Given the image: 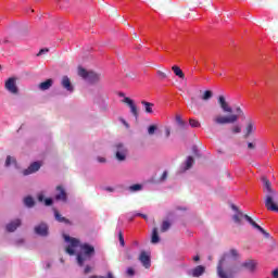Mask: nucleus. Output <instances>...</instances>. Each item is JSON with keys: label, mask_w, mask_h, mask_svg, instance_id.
Here are the masks:
<instances>
[{"label": "nucleus", "mask_w": 278, "mask_h": 278, "mask_svg": "<svg viewBox=\"0 0 278 278\" xmlns=\"http://www.w3.org/2000/svg\"><path fill=\"white\" fill-rule=\"evenodd\" d=\"M11 164H16V159H14V157L8 155V156H7V160H5L4 166L8 167V166H11Z\"/></svg>", "instance_id": "2f4dec72"}, {"label": "nucleus", "mask_w": 278, "mask_h": 278, "mask_svg": "<svg viewBox=\"0 0 278 278\" xmlns=\"http://www.w3.org/2000/svg\"><path fill=\"white\" fill-rule=\"evenodd\" d=\"M54 218L58 220V223H64L65 225H71V220H68L66 217L62 216L58 210H54Z\"/></svg>", "instance_id": "412c9836"}, {"label": "nucleus", "mask_w": 278, "mask_h": 278, "mask_svg": "<svg viewBox=\"0 0 278 278\" xmlns=\"http://www.w3.org/2000/svg\"><path fill=\"white\" fill-rule=\"evenodd\" d=\"M237 113H239V114H241V115L244 114V112H242V109H241V108H237Z\"/></svg>", "instance_id": "864d4df0"}, {"label": "nucleus", "mask_w": 278, "mask_h": 278, "mask_svg": "<svg viewBox=\"0 0 278 278\" xmlns=\"http://www.w3.org/2000/svg\"><path fill=\"white\" fill-rule=\"evenodd\" d=\"M151 242H152V244H157V242H160V235L157 233V228H153V230H152Z\"/></svg>", "instance_id": "a878e982"}, {"label": "nucleus", "mask_w": 278, "mask_h": 278, "mask_svg": "<svg viewBox=\"0 0 278 278\" xmlns=\"http://www.w3.org/2000/svg\"><path fill=\"white\" fill-rule=\"evenodd\" d=\"M168 229H170V222L164 220L161 226L162 233H165V231H168Z\"/></svg>", "instance_id": "c85d7f7f"}, {"label": "nucleus", "mask_w": 278, "mask_h": 278, "mask_svg": "<svg viewBox=\"0 0 278 278\" xmlns=\"http://www.w3.org/2000/svg\"><path fill=\"white\" fill-rule=\"evenodd\" d=\"M35 233L37 236L47 237L49 236V226L45 223H41L35 227Z\"/></svg>", "instance_id": "ddd939ff"}, {"label": "nucleus", "mask_w": 278, "mask_h": 278, "mask_svg": "<svg viewBox=\"0 0 278 278\" xmlns=\"http://www.w3.org/2000/svg\"><path fill=\"white\" fill-rule=\"evenodd\" d=\"M38 201H39L40 203H42V202L45 201V195H43V194H39V195H38Z\"/></svg>", "instance_id": "de8ad7c7"}, {"label": "nucleus", "mask_w": 278, "mask_h": 278, "mask_svg": "<svg viewBox=\"0 0 278 278\" xmlns=\"http://www.w3.org/2000/svg\"><path fill=\"white\" fill-rule=\"evenodd\" d=\"M263 182V192H265V207L268 212H278V199H277V191L273 189V184L266 176L261 178Z\"/></svg>", "instance_id": "f257e3e1"}, {"label": "nucleus", "mask_w": 278, "mask_h": 278, "mask_svg": "<svg viewBox=\"0 0 278 278\" xmlns=\"http://www.w3.org/2000/svg\"><path fill=\"white\" fill-rule=\"evenodd\" d=\"M123 103H126V105H128V108L130 109V113L132 114V116H135V118H138V106L136 105L134 100L129 97H126L123 99Z\"/></svg>", "instance_id": "9d476101"}, {"label": "nucleus", "mask_w": 278, "mask_h": 278, "mask_svg": "<svg viewBox=\"0 0 278 278\" xmlns=\"http://www.w3.org/2000/svg\"><path fill=\"white\" fill-rule=\"evenodd\" d=\"M4 88L8 92H11V94H18V87L16 86V78L14 77L5 80Z\"/></svg>", "instance_id": "1a4fd4ad"}, {"label": "nucleus", "mask_w": 278, "mask_h": 278, "mask_svg": "<svg viewBox=\"0 0 278 278\" xmlns=\"http://www.w3.org/2000/svg\"><path fill=\"white\" fill-rule=\"evenodd\" d=\"M115 157L118 162H125L127 160V148L123 143L115 144Z\"/></svg>", "instance_id": "6e6552de"}, {"label": "nucleus", "mask_w": 278, "mask_h": 278, "mask_svg": "<svg viewBox=\"0 0 278 278\" xmlns=\"http://www.w3.org/2000/svg\"><path fill=\"white\" fill-rule=\"evenodd\" d=\"M137 216H141V218H143L144 220H148V216L142 214V213H138Z\"/></svg>", "instance_id": "09e8293b"}, {"label": "nucleus", "mask_w": 278, "mask_h": 278, "mask_svg": "<svg viewBox=\"0 0 278 278\" xmlns=\"http://www.w3.org/2000/svg\"><path fill=\"white\" fill-rule=\"evenodd\" d=\"M218 77H223V73H219V74H218Z\"/></svg>", "instance_id": "13d9d810"}, {"label": "nucleus", "mask_w": 278, "mask_h": 278, "mask_svg": "<svg viewBox=\"0 0 278 278\" xmlns=\"http://www.w3.org/2000/svg\"><path fill=\"white\" fill-rule=\"evenodd\" d=\"M91 270H92V267H90L89 265H87V266L85 267L84 273H85V275H88V273H90Z\"/></svg>", "instance_id": "79ce46f5"}, {"label": "nucleus", "mask_w": 278, "mask_h": 278, "mask_svg": "<svg viewBox=\"0 0 278 278\" xmlns=\"http://www.w3.org/2000/svg\"><path fill=\"white\" fill-rule=\"evenodd\" d=\"M199 260H201V257H200L199 255H195V256L193 257V262H199Z\"/></svg>", "instance_id": "6e6d98bb"}, {"label": "nucleus", "mask_w": 278, "mask_h": 278, "mask_svg": "<svg viewBox=\"0 0 278 278\" xmlns=\"http://www.w3.org/2000/svg\"><path fill=\"white\" fill-rule=\"evenodd\" d=\"M191 101L194 102V98H191Z\"/></svg>", "instance_id": "052dcab7"}, {"label": "nucleus", "mask_w": 278, "mask_h": 278, "mask_svg": "<svg viewBox=\"0 0 278 278\" xmlns=\"http://www.w3.org/2000/svg\"><path fill=\"white\" fill-rule=\"evenodd\" d=\"M213 122L215 125H229L233 123H238V115L232 114L229 116H223V115H217L213 118Z\"/></svg>", "instance_id": "423d86ee"}, {"label": "nucleus", "mask_w": 278, "mask_h": 278, "mask_svg": "<svg viewBox=\"0 0 278 278\" xmlns=\"http://www.w3.org/2000/svg\"><path fill=\"white\" fill-rule=\"evenodd\" d=\"M217 103L219 104L223 112H227L228 114H231V112H233V109H231V106H229V103H227L225 96H219L217 99Z\"/></svg>", "instance_id": "f8f14e48"}, {"label": "nucleus", "mask_w": 278, "mask_h": 278, "mask_svg": "<svg viewBox=\"0 0 278 278\" xmlns=\"http://www.w3.org/2000/svg\"><path fill=\"white\" fill-rule=\"evenodd\" d=\"M98 162H100L101 164H105V157H98Z\"/></svg>", "instance_id": "3c124183"}, {"label": "nucleus", "mask_w": 278, "mask_h": 278, "mask_svg": "<svg viewBox=\"0 0 278 278\" xmlns=\"http://www.w3.org/2000/svg\"><path fill=\"white\" fill-rule=\"evenodd\" d=\"M40 162H34L29 165L28 168L23 170V175L27 176V175H31L34 173H38V170H40Z\"/></svg>", "instance_id": "2eb2a0df"}, {"label": "nucleus", "mask_w": 278, "mask_h": 278, "mask_svg": "<svg viewBox=\"0 0 278 278\" xmlns=\"http://www.w3.org/2000/svg\"><path fill=\"white\" fill-rule=\"evenodd\" d=\"M189 125L190 127L198 129L199 127H201V122H199V119L190 118Z\"/></svg>", "instance_id": "cd10ccee"}, {"label": "nucleus", "mask_w": 278, "mask_h": 278, "mask_svg": "<svg viewBox=\"0 0 278 278\" xmlns=\"http://www.w3.org/2000/svg\"><path fill=\"white\" fill-rule=\"evenodd\" d=\"M24 204L26 205V207H34L36 205V201H34V198H31V195H28L24 198Z\"/></svg>", "instance_id": "393cba45"}, {"label": "nucleus", "mask_w": 278, "mask_h": 278, "mask_svg": "<svg viewBox=\"0 0 278 278\" xmlns=\"http://www.w3.org/2000/svg\"><path fill=\"white\" fill-rule=\"evenodd\" d=\"M240 131H242V128L240 126H235L232 128V134H240Z\"/></svg>", "instance_id": "58836bf2"}, {"label": "nucleus", "mask_w": 278, "mask_h": 278, "mask_svg": "<svg viewBox=\"0 0 278 278\" xmlns=\"http://www.w3.org/2000/svg\"><path fill=\"white\" fill-rule=\"evenodd\" d=\"M51 86H53V79L49 78L46 81L40 83L38 85V88H39V90L45 91V90H49V88H51Z\"/></svg>", "instance_id": "b1692460"}, {"label": "nucleus", "mask_w": 278, "mask_h": 278, "mask_svg": "<svg viewBox=\"0 0 278 278\" xmlns=\"http://www.w3.org/2000/svg\"><path fill=\"white\" fill-rule=\"evenodd\" d=\"M126 273L128 277H134V275H136V271L131 267H129Z\"/></svg>", "instance_id": "4c0bfd02"}, {"label": "nucleus", "mask_w": 278, "mask_h": 278, "mask_svg": "<svg viewBox=\"0 0 278 278\" xmlns=\"http://www.w3.org/2000/svg\"><path fill=\"white\" fill-rule=\"evenodd\" d=\"M242 268H247L250 273H255V268H257V262L255 261H245L241 264Z\"/></svg>", "instance_id": "dca6fc26"}, {"label": "nucleus", "mask_w": 278, "mask_h": 278, "mask_svg": "<svg viewBox=\"0 0 278 278\" xmlns=\"http://www.w3.org/2000/svg\"><path fill=\"white\" fill-rule=\"evenodd\" d=\"M118 240H119L121 247H125V237H123V230L118 231Z\"/></svg>", "instance_id": "c9c22d12"}, {"label": "nucleus", "mask_w": 278, "mask_h": 278, "mask_svg": "<svg viewBox=\"0 0 278 278\" xmlns=\"http://www.w3.org/2000/svg\"><path fill=\"white\" fill-rule=\"evenodd\" d=\"M227 260H229V255L224 254L217 264V277L219 278H233V271L227 269V266H229Z\"/></svg>", "instance_id": "7ed1b4c3"}, {"label": "nucleus", "mask_w": 278, "mask_h": 278, "mask_svg": "<svg viewBox=\"0 0 278 278\" xmlns=\"http://www.w3.org/2000/svg\"><path fill=\"white\" fill-rule=\"evenodd\" d=\"M155 131H157V126L156 125H150L148 127V134L149 136H153V134H155Z\"/></svg>", "instance_id": "72a5a7b5"}, {"label": "nucleus", "mask_w": 278, "mask_h": 278, "mask_svg": "<svg viewBox=\"0 0 278 278\" xmlns=\"http://www.w3.org/2000/svg\"><path fill=\"white\" fill-rule=\"evenodd\" d=\"M135 38H138V35H135Z\"/></svg>", "instance_id": "680f3d73"}, {"label": "nucleus", "mask_w": 278, "mask_h": 278, "mask_svg": "<svg viewBox=\"0 0 278 278\" xmlns=\"http://www.w3.org/2000/svg\"><path fill=\"white\" fill-rule=\"evenodd\" d=\"M255 123H253V121H249L248 125L245 127V135L244 138H249V136H251V134H253V131H255Z\"/></svg>", "instance_id": "aec40b11"}, {"label": "nucleus", "mask_w": 278, "mask_h": 278, "mask_svg": "<svg viewBox=\"0 0 278 278\" xmlns=\"http://www.w3.org/2000/svg\"><path fill=\"white\" fill-rule=\"evenodd\" d=\"M248 149H251V150L255 149V144L253 142H249Z\"/></svg>", "instance_id": "49530a36"}, {"label": "nucleus", "mask_w": 278, "mask_h": 278, "mask_svg": "<svg viewBox=\"0 0 278 278\" xmlns=\"http://www.w3.org/2000/svg\"><path fill=\"white\" fill-rule=\"evenodd\" d=\"M78 75L79 77H83V79H86L89 81V84H99L101 79H103V75L92 72V71H87L84 67H78Z\"/></svg>", "instance_id": "20e7f679"}, {"label": "nucleus", "mask_w": 278, "mask_h": 278, "mask_svg": "<svg viewBox=\"0 0 278 278\" xmlns=\"http://www.w3.org/2000/svg\"><path fill=\"white\" fill-rule=\"evenodd\" d=\"M139 190H142V185L136 184L129 187L130 192H139Z\"/></svg>", "instance_id": "7c9ffc66"}, {"label": "nucleus", "mask_w": 278, "mask_h": 278, "mask_svg": "<svg viewBox=\"0 0 278 278\" xmlns=\"http://www.w3.org/2000/svg\"><path fill=\"white\" fill-rule=\"evenodd\" d=\"M231 210H233V212H237L233 216H232V220L233 223H236V225H242V218H245V220L254 228L257 229V231H261L263 233V236H265V238H270V233L266 230H264V228H262V226H260L257 223H255V220H253L251 218V216L242 213V211L238 210V206H236V204L231 205Z\"/></svg>", "instance_id": "f03ea898"}, {"label": "nucleus", "mask_w": 278, "mask_h": 278, "mask_svg": "<svg viewBox=\"0 0 278 278\" xmlns=\"http://www.w3.org/2000/svg\"><path fill=\"white\" fill-rule=\"evenodd\" d=\"M45 205L49 206V205H53V200L51 198H48L45 200Z\"/></svg>", "instance_id": "a19ab883"}, {"label": "nucleus", "mask_w": 278, "mask_h": 278, "mask_svg": "<svg viewBox=\"0 0 278 278\" xmlns=\"http://www.w3.org/2000/svg\"><path fill=\"white\" fill-rule=\"evenodd\" d=\"M172 71L176 77H179V79H186V74H184V71H181L180 66L174 65Z\"/></svg>", "instance_id": "5701e85b"}, {"label": "nucleus", "mask_w": 278, "mask_h": 278, "mask_svg": "<svg viewBox=\"0 0 278 278\" xmlns=\"http://www.w3.org/2000/svg\"><path fill=\"white\" fill-rule=\"evenodd\" d=\"M166 177H168V173L167 172H164L161 176V180L164 181L166 180Z\"/></svg>", "instance_id": "37998d69"}, {"label": "nucleus", "mask_w": 278, "mask_h": 278, "mask_svg": "<svg viewBox=\"0 0 278 278\" xmlns=\"http://www.w3.org/2000/svg\"><path fill=\"white\" fill-rule=\"evenodd\" d=\"M101 276H91L89 278H100Z\"/></svg>", "instance_id": "4d7b16f0"}, {"label": "nucleus", "mask_w": 278, "mask_h": 278, "mask_svg": "<svg viewBox=\"0 0 278 278\" xmlns=\"http://www.w3.org/2000/svg\"><path fill=\"white\" fill-rule=\"evenodd\" d=\"M100 278H114V275H112V271H109L106 277L100 276Z\"/></svg>", "instance_id": "8fccbe9b"}, {"label": "nucleus", "mask_w": 278, "mask_h": 278, "mask_svg": "<svg viewBox=\"0 0 278 278\" xmlns=\"http://www.w3.org/2000/svg\"><path fill=\"white\" fill-rule=\"evenodd\" d=\"M203 273H205V267L202 265H198L197 267H194L191 270L192 277H201V275H203Z\"/></svg>", "instance_id": "4be33fe9"}, {"label": "nucleus", "mask_w": 278, "mask_h": 278, "mask_svg": "<svg viewBox=\"0 0 278 278\" xmlns=\"http://www.w3.org/2000/svg\"><path fill=\"white\" fill-rule=\"evenodd\" d=\"M43 53H49V49L45 48L39 50V52L37 53V56L40 58V55H43Z\"/></svg>", "instance_id": "e433bc0d"}, {"label": "nucleus", "mask_w": 278, "mask_h": 278, "mask_svg": "<svg viewBox=\"0 0 278 278\" xmlns=\"http://www.w3.org/2000/svg\"><path fill=\"white\" fill-rule=\"evenodd\" d=\"M21 225V219H15L7 225V231L9 233L14 232L15 229H18V226Z\"/></svg>", "instance_id": "a211bd4d"}, {"label": "nucleus", "mask_w": 278, "mask_h": 278, "mask_svg": "<svg viewBox=\"0 0 278 278\" xmlns=\"http://www.w3.org/2000/svg\"><path fill=\"white\" fill-rule=\"evenodd\" d=\"M141 105H143L146 114H153V108H155V104L143 100L141 101Z\"/></svg>", "instance_id": "6ab92c4d"}, {"label": "nucleus", "mask_w": 278, "mask_h": 278, "mask_svg": "<svg viewBox=\"0 0 278 278\" xmlns=\"http://www.w3.org/2000/svg\"><path fill=\"white\" fill-rule=\"evenodd\" d=\"M123 125H125V127H127V129H129V123H127L125 119H122Z\"/></svg>", "instance_id": "603ef678"}, {"label": "nucleus", "mask_w": 278, "mask_h": 278, "mask_svg": "<svg viewBox=\"0 0 278 278\" xmlns=\"http://www.w3.org/2000/svg\"><path fill=\"white\" fill-rule=\"evenodd\" d=\"M193 164H194V157L188 156L186 161V170H189V168H192Z\"/></svg>", "instance_id": "c756f323"}, {"label": "nucleus", "mask_w": 278, "mask_h": 278, "mask_svg": "<svg viewBox=\"0 0 278 278\" xmlns=\"http://www.w3.org/2000/svg\"><path fill=\"white\" fill-rule=\"evenodd\" d=\"M105 190H106L108 192H114V189H113L112 187H106Z\"/></svg>", "instance_id": "5fc2aeb1"}, {"label": "nucleus", "mask_w": 278, "mask_h": 278, "mask_svg": "<svg viewBox=\"0 0 278 278\" xmlns=\"http://www.w3.org/2000/svg\"><path fill=\"white\" fill-rule=\"evenodd\" d=\"M214 97V93L211 90H205L202 94V101H210Z\"/></svg>", "instance_id": "bb28decb"}, {"label": "nucleus", "mask_w": 278, "mask_h": 278, "mask_svg": "<svg viewBox=\"0 0 278 278\" xmlns=\"http://www.w3.org/2000/svg\"><path fill=\"white\" fill-rule=\"evenodd\" d=\"M61 86L68 92H73L74 90L73 85L71 84V78H68V76H63Z\"/></svg>", "instance_id": "f3484780"}, {"label": "nucleus", "mask_w": 278, "mask_h": 278, "mask_svg": "<svg viewBox=\"0 0 278 278\" xmlns=\"http://www.w3.org/2000/svg\"><path fill=\"white\" fill-rule=\"evenodd\" d=\"M63 238L65 242H70V245H67L65 249V253H67L68 255H73L75 253V249L79 247V240L67 235H64Z\"/></svg>", "instance_id": "0eeeda50"}, {"label": "nucleus", "mask_w": 278, "mask_h": 278, "mask_svg": "<svg viewBox=\"0 0 278 278\" xmlns=\"http://www.w3.org/2000/svg\"><path fill=\"white\" fill-rule=\"evenodd\" d=\"M127 260H131V255H128V256H127Z\"/></svg>", "instance_id": "bf43d9fd"}, {"label": "nucleus", "mask_w": 278, "mask_h": 278, "mask_svg": "<svg viewBox=\"0 0 278 278\" xmlns=\"http://www.w3.org/2000/svg\"><path fill=\"white\" fill-rule=\"evenodd\" d=\"M79 247L85 256L83 254H78L77 262L79 266H84L86 257H92V255H94V247L90 245L89 243H83Z\"/></svg>", "instance_id": "39448f33"}, {"label": "nucleus", "mask_w": 278, "mask_h": 278, "mask_svg": "<svg viewBox=\"0 0 278 278\" xmlns=\"http://www.w3.org/2000/svg\"><path fill=\"white\" fill-rule=\"evenodd\" d=\"M166 138L170 137V128H165Z\"/></svg>", "instance_id": "a18cd8bd"}, {"label": "nucleus", "mask_w": 278, "mask_h": 278, "mask_svg": "<svg viewBox=\"0 0 278 278\" xmlns=\"http://www.w3.org/2000/svg\"><path fill=\"white\" fill-rule=\"evenodd\" d=\"M139 262L146 268H151V255L147 251H141L139 255Z\"/></svg>", "instance_id": "9b49d317"}, {"label": "nucleus", "mask_w": 278, "mask_h": 278, "mask_svg": "<svg viewBox=\"0 0 278 278\" xmlns=\"http://www.w3.org/2000/svg\"><path fill=\"white\" fill-rule=\"evenodd\" d=\"M56 194H55V200L56 201H63V203H66L68 197L66 194V190L62 186L56 187Z\"/></svg>", "instance_id": "4468645a"}, {"label": "nucleus", "mask_w": 278, "mask_h": 278, "mask_svg": "<svg viewBox=\"0 0 278 278\" xmlns=\"http://www.w3.org/2000/svg\"><path fill=\"white\" fill-rule=\"evenodd\" d=\"M273 278H278V268L271 271Z\"/></svg>", "instance_id": "c03bdc74"}, {"label": "nucleus", "mask_w": 278, "mask_h": 278, "mask_svg": "<svg viewBox=\"0 0 278 278\" xmlns=\"http://www.w3.org/2000/svg\"><path fill=\"white\" fill-rule=\"evenodd\" d=\"M176 123L179 125V127H186V122L181 119V115H176Z\"/></svg>", "instance_id": "f704fd0d"}, {"label": "nucleus", "mask_w": 278, "mask_h": 278, "mask_svg": "<svg viewBox=\"0 0 278 278\" xmlns=\"http://www.w3.org/2000/svg\"><path fill=\"white\" fill-rule=\"evenodd\" d=\"M156 75H157L159 79H161L162 81H164V79H166L168 77V75L165 72L160 71V70L156 72Z\"/></svg>", "instance_id": "473e14b6"}, {"label": "nucleus", "mask_w": 278, "mask_h": 278, "mask_svg": "<svg viewBox=\"0 0 278 278\" xmlns=\"http://www.w3.org/2000/svg\"><path fill=\"white\" fill-rule=\"evenodd\" d=\"M230 255H231V257H238L239 256L238 250H236V249L230 250Z\"/></svg>", "instance_id": "ea45409f"}]
</instances>
